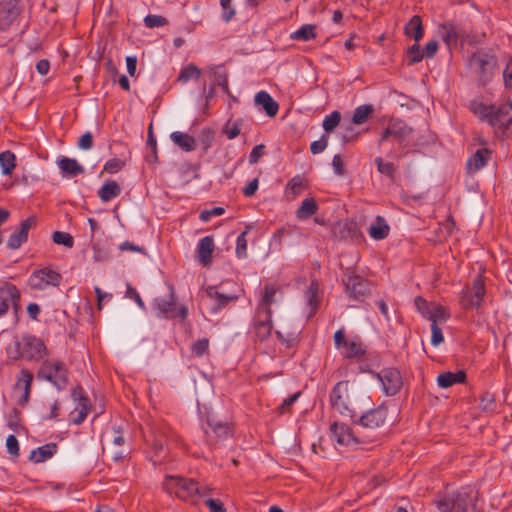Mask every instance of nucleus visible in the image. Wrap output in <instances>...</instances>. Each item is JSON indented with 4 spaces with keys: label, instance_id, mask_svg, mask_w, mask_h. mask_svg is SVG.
<instances>
[{
    "label": "nucleus",
    "instance_id": "nucleus-1",
    "mask_svg": "<svg viewBox=\"0 0 512 512\" xmlns=\"http://www.w3.org/2000/svg\"><path fill=\"white\" fill-rule=\"evenodd\" d=\"M433 503L439 512H476V493L470 488H461L449 495H438Z\"/></svg>",
    "mask_w": 512,
    "mask_h": 512
},
{
    "label": "nucleus",
    "instance_id": "nucleus-2",
    "mask_svg": "<svg viewBox=\"0 0 512 512\" xmlns=\"http://www.w3.org/2000/svg\"><path fill=\"white\" fill-rule=\"evenodd\" d=\"M163 487L168 493L175 494L184 501L194 502L197 496H205L199 483L193 479L169 475L165 477Z\"/></svg>",
    "mask_w": 512,
    "mask_h": 512
},
{
    "label": "nucleus",
    "instance_id": "nucleus-3",
    "mask_svg": "<svg viewBox=\"0 0 512 512\" xmlns=\"http://www.w3.org/2000/svg\"><path fill=\"white\" fill-rule=\"evenodd\" d=\"M330 405L334 410L345 417L354 418L356 416L355 410L350 402L348 381H339L336 383L330 393Z\"/></svg>",
    "mask_w": 512,
    "mask_h": 512
},
{
    "label": "nucleus",
    "instance_id": "nucleus-4",
    "mask_svg": "<svg viewBox=\"0 0 512 512\" xmlns=\"http://www.w3.org/2000/svg\"><path fill=\"white\" fill-rule=\"evenodd\" d=\"M37 376L51 382L58 390L64 389L68 384V371L63 363L56 360L45 361Z\"/></svg>",
    "mask_w": 512,
    "mask_h": 512
},
{
    "label": "nucleus",
    "instance_id": "nucleus-5",
    "mask_svg": "<svg viewBox=\"0 0 512 512\" xmlns=\"http://www.w3.org/2000/svg\"><path fill=\"white\" fill-rule=\"evenodd\" d=\"M417 311L432 324L438 325L445 322L449 318L446 308L435 303H428L422 297H416L414 300Z\"/></svg>",
    "mask_w": 512,
    "mask_h": 512
},
{
    "label": "nucleus",
    "instance_id": "nucleus-6",
    "mask_svg": "<svg viewBox=\"0 0 512 512\" xmlns=\"http://www.w3.org/2000/svg\"><path fill=\"white\" fill-rule=\"evenodd\" d=\"M152 307L156 315L161 318L180 317L185 319L188 314L184 306L176 309V302L172 294L167 297H156L153 300Z\"/></svg>",
    "mask_w": 512,
    "mask_h": 512
},
{
    "label": "nucleus",
    "instance_id": "nucleus-7",
    "mask_svg": "<svg viewBox=\"0 0 512 512\" xmlns=\"http://www.w3.org/2000/svg\"><path fill=\"white\" fill-rule=\"evenodd\" d=\"M61 275L49 268L35 270L29 277L28 284L32 289L45 290L50 286H58Z\"/></svg>",
    "mask_w": 512,
    "mask_h": 512
},
{
    "label": "nucleus",
    "instance_id": "nucleus-8",
    "mask_svg": "<svg viewBox=\"0 0 512 512\" xmlns=\"http://www.w3.org/2000/svg\"><path fill=\"white\" fill-rule=\"evenodd\" d=\"M387 416V407L380 405L360 416L355 424L363 429L374 431L385 424Z\"/></svg>",
    "mask_w": 512,
    "mask_h": 512
},
{
    "label": "nucleus",
    "instance_id": "nucleus-9",
    "mask_svg": "<svg viewBox=\"0 0 512 512\" xmlns=\"http://www.w3.org/2000/svg\"><path fill=\"white\" fill-rule=\"evenodd\" d=\"M485 295V285L480 277L473 281L472 288L461 291V303L466 308H479Z\"/></svg>",
    "mask_w": 512,
    "mask_h": 512
},
{
    "label": "nucleus",
    "instance_id": "nucleus-10",
    "mask_svg": "<svg viewBox=\"0 0 512 512\" xmlns=\"http://www.w3.org/2000/svg\"><path fill=\"white\" fill-rule=\"evenodd\" d=\"M382 383L383 390L387 396L396 395L402 387V377L398 369L385 368L377 373Z\"/></svg>",
    "mask_w": 512,
    "mask_h": 512
},
{
    "label": "nucleus",
    "instance_id": "nucleus-11",
    "mask_svg": "<svg viewBox=\"0 0 512 512\" xmlns=\"http://www.w3.org/2000/svg\"><path fill=\"white\" fill-rule=\"evenodd\" d=\"M21 7L18 0H6L0 3V30L9 29L18 19Z\"/></svg>",
    "mask_w": 512,
    "mask_h": 512
},
{
    "label": "nucleus",
    "instance_id": "nucleus-12",
    "mask_svg": "<svg viewBox=\"0 0 512 512\" xmlns=\"http://www.w3.org/2000/svg\"><path fill=\"white\" fill-rule=\"evenodd\" d=\"M335 348L346 352H365V347L360 337L345 334L344 329H339L334 334Z\"/></svg>",
    "mask_w": 512,
    "mask_h": 512
},
{
    "label": "nucleus",
    "instance_id": "nucleus-13",
    "mask_svg": "<svg viewBox=\"0 0 512 512\" xmlns=\"http://www.w3.org/2000/svg\"><path fill=\"white\" fill-rule=\"evenodd\" d=\"M332 438L341 445H358L362 441L346 424L334 422L330 427Z\"/></svg>",
    "mask_w": 512,
    "mask_h": 512
},
{
    "label": "nucleus",
    "instance_id": "nucleus-14",
    "mask_svg": "<svg viewBox=\"0 0 512 512\" xmlns=\"http://www.w3.org/2000/svg\"><path fill=\"white\" fill-rule=\"evenodd\" d=\"M345 291L349 297L359 300L368 292L367 282L359 275L349 272L346 274L344 280Z\"/></svg>",
    "mask_w": 512,
    "mask_h": 512
},
{
    "label": "nucleus",
    "instance_id": "nucleus-15",
    "mask_svg": "<svg viewBox=\"0 0 512 512\" xmlns=\"http://www.w3.org/2000/svg\"><path fill=\"white\" fill-rule=\"evenodd\" d=\"M32 381L33 374L27 369H22L17 375L13 389L14 393H20L18 398V404L20 406H24L29 400Z\"/></svg>",
    "mask_w": 512,
    "mask_h": 512
},
{
    "label": "nucleus",
    "instance_id": "nucleus-16",
    "mask_svg": "<svg viewBox=\"0 0 512 512\" xmlns=\"http://www.w3.org/2000/svg\"><path fill=\"white\" fill-rule=\"evenodd\" d=\"M0 316L4 315L9 305H12L15 311L19 310L20 292L16 286L6 284L0 288Z\"/></svg>",
    "mask_w": 512,
    "mask_h": 512
},
{
    "label": "nucleus",
    "instance_id": "nucleus-17",
    "mask_svg": "<svg viewBox=\"0 0 512 512\" xmlns=\"http://www.w3.org/2000/svg\"><path fill=\"white\" fill-rule=\"evenodd\" d=\"M472 65L481 73L483 80L486 81L493 74L496 67V60L491 55L476 54L473 57Z\"/></svg>",
    "mask_w": 512,
    "mask_h": 512
},
{
    "label": "nucleus",
    "instance_id": "nucleus-18",
    "mask_svg": "<svg viewBox=\"0 0 512 512\" xmlns=\"http://www.w3.org/2000/svg\"><path fill=\"white\" fill-rule=\"evenodd\" d=\"M56 164L63 178L74 177L84 172L83 166L74 158L61 156L56 160Z\"/></svg>",
    "mask_w": 512,
    "mask_h": 512
},
{
    "label": "nucleus",
    "instance_id": "nucleus-19",
    "mask_svg": "<svg viewBox=\"0 0 512 512\" xmlns=\"http://www.w3.org/2000/svg\"><path fill=\"white\" fill-rule=\"evenodd\" d=\"M410 131V128L403 121L393 120L382 133L380 142L387 140L390 136L394 137L398 141H402Z\"/></svg>",
    "mask_w": 512,
    "mask_h": 512
},
{
    "label": "nucleus",
    "instance_id": "nucleus-20",
    "mask_svg": "<svg viewBox=\"0 0 512 512\" xmlns=\"http://www.w3.org/2000/svg\"><path fill=\"white\" fill-rule=\"evenodd\" d=\"M33 220L28 218L20 223V226L9 237L7 245L11 249H18L28 238V231Z\"/></svg>",
    "mask_w": 512,
    "mask_h": 512
},
{
    "label": "nucleus",
    "instance_id": "nucleus-21",
    "mask_svg": "<svg viewBox=\"0 0 512 512\" xmlns=\"http://www.w3.org/2000/svg\"><path fill=\"white\" fill-rule=\"evenodd\" d=\"M214 251L213 237L205 236L201 238L197 244L196 252L199 262L208 266L211 263L212 253Z\"/></svg>",
    "mask_w": 512,
    "mask_h": 512
},
{
    "label": "nucleus",
    "instance_id": "nucleus-22",
    "mask_svg": "<svg viewBox=\"0 0 512 512\" xmlns=\"http://www.w3.org/2000/svg\"><path fill=\"white\" fill-rule=\"evenodd\" d=\"M254 102L256 105L261 106L265 111L266 115L269 117H274L279 110L278 103L271 97V95L262 90L256 93L254 97Z\"/></svg>",
    "mask_w": 512,
    "mask_h": 512
},
{
    "label": "nucleus",
    "instance_id": "nucleus-23",
    "mask_svg": "<svg viewBox=\"0 0 512 512\" xmlns=\"http://www.w3.org/2000/svg\"><path fill=\"white\" fill-rule=\"evenodd\" d=\"M281 292L274 286H266L264 294L260 300L259 307L265 310L266 314H271L270 307L272 304L281 300Z\"/></svg>",
    "mask_w": 512,
    "mask_h": 512
},
{
    "label": "nucleus",
    "instance_id": "nucleus-24",
    "mask_svg": "<svg viewBox=\"0 0 512 512\" xmlns=\"http://www.w3.org/2000/svg\"><path fill=\"white\" fill-rule=\"evenodd\" d=\"M57 452L56 443H47L31 451L29 459L35 463H42L50 459Z\"/></svg>",
    "mask_w": 512,
    "mask_h": 512
},
{
    "label": "nucleus",
    "instance_id": "nucleus-25",
    "mask_svg": "<svg viewBox=\"0 0 512 512\" xmlns=\"http://www.w3.org/2000/svg\"><path fill=\"white\" fill-rule=\"evenodd\" d=\"M206 423L219 440H225L233 435V427L228 422L207 418Z\"/></svg>",
    "mask_w": 512,
    "mask_h": 512
},
{
    "label": "nucleus",
    "instance_id": "nucleus-26",
    "mask_svg": "<svg viewBox=\"0 0 512 512\" xmlns=\"http://www.w3.org/2000/svg\"><path fill=\"white\" fill-rule=\"evenodd\" d=\"M466 380V373L463 370L458 372H443L437 377V384L441 388H449L456 383H464Z\"/></svg>",
    "mask_w": 512,
    "mask_h": 512
},
{
    "label": "nucleus",
    "instance_id": "nucleus-27",
    "mask_svg": "<svg viewBox=\"0 0 512 512\" xmlns=\"http://www.w3.org/2000/svg\"><path fill=\"white\" fill-rule=\"evenodd\" d=\"M390 227L386 220L377 216L375 221L370 225L368 229L369 236L374 240H382L389 234Z\"/></svg>",
    "mask_w": 512,
    "mask_h": 512
},
{
    "label": "nucleus",
    "instance_id": "nucleus-28",
    "mask_svg": "<svg viewBox=\"0 0 512 512\" xmlns=\"http://www.w3.org/2000/svg\"><path fill=\"white\" fill-rule=\"evenodd\" d=\"M121 193L120 185L114 180L105 181L98 190V196L103 202H109Z\"/></svg>",
    "mask_w": 512,
    "mask_h": 512
},
{
    "label": "nucleus",
    "instance_id": "nucleus-29",
    "mask_svg": "<svg viewBox=\"0 0 512 512\" xmlns=\"http://www.w3.org/2000/svg\"><path fill=\"white\" fill-rule=\"evenodd\" d=\"M170 139L175 145L186 152L192 151L196 147L195 139L185 132L174 131L170 134Z\"/></svg>",
    "mask_w": 512,
    "mask_h": 512
},
{
    "label": "nucleus",
    "instance_id": "nucleus-30",
    "mask_svg": "<svg viewBox=\"0 0 512 512\" xmlns=\"http://www.w3.org/2000/svg\"><path fill=\"white\" fill-rule=\"evenodd\" d=\"M18 346L23 352H43L46 349L41 339L30 335H24Z\"/></svg>",
    "mask_w": 512,
    "mask_h": 512
},
{
    "label": "nucleus",
    "instance_id": "nucleus-31",
    "mask_svg": "<svg viewBox=\"0 0 512 512\" xmlns=\"http://www.w3.org/2000/svg\"><path fill=\"white\" fill-rule=\"evenodd\" d=\"M438 33L447 44L448 47L457 44L459 31L456 26L451 23H445L439 26Z\"/></svg>",
    "mask_w": 512,
    "mask_h": 512
},
{
    "label": "nucleus",
    "instance_id": "nucleus-32",
    "mask_svg": "<svg viewBox=\"0 0 512 512\" xmlns=\"http://www.w3.org/2000/svg\"><path fill=\"white\" fill-rule=\"evenodd\" d=\"M271 320L270 315L266 314L264 319H258L255 321L253 327L254 336L259 340H264L271 333Z\"/></svg>",
    "mask_w": 512,
    "mask_h": 512
},
{
    "label": "nucleus",
    "instance_id": "nucleus-33",
    "mask_svg": "<svg viewBox=\"0 0 512 512\" xmlns=\"http://www.w3.org/2000/svg\"><path fill=\"white\" fill-rule=\"evenodd\" d=\"M423 33L421 18L417 15L413 16L405 26V34L414 38L417 43L423 37Z\"/></svg>",
    "mask_w": 512,
    "mask_h": 512
},
{
    "label": "nucleus",
    "instance_id": "nucleus-34",
    "mask_svg": "<svg viewBox=\"0 0 512 512\" xmlns=\"http://www.w3.org/2000/svg\"><path fill=\"white\" fill-rule=\"evenodd\" d=\"M318 206L313 198H305L296 211L299 220H306L317 212Z\"/></svg>",
    "mask_w": 512,
    "mask_h": 512
},
{
    "label": "nucleus",
    "instance_id": "nucleus-35",
    "mask_svg": "<svg viewBox=\"0 0 512 512\" xmlns=\"http://www.w3.org/2000/svg\"><path fill=\"white\" fill-rule=\"evenodd\" d=\"M315 25L304 24L290 34V38L296 41H308L316 37Z\"/></svg>",
    "mask_w": 512,
    "mask_h": 512
},
{
    "label": "nucleus",
    "instance_id": "nucleus-36",
    "mask_svg": "<svg viewBox=\"0 0 512 512\" xmlns=\"http://www.w3.org/2000/svg\"><path fill=\"white\" fill-rule=\"evenodd\" d=\"M489 156V152L486 149H479L475 154L468 160L467 166L470 171H478L483 168Z\"/></svg>",
    "mask_w": 512,
    "mask_h": 512
},
{
    "label": "nucleus",
    "instance_id": "nucleus-37",
    "mask_svg": "<svg viewBox=\"0 0 512 512\" xmlns=\"http://www.w3.org/2000/svg\"><path fill=\"white\" fill-rule=\"evenodd\" d=\"M0 166L3 175H10L16 166L15 155L10 151L0 153Z\"/></svg>",
    "mask_w": 512,
    "mask_h": 512
},
{
    "label": "nucleus",
    "instance_id": "nucleus-38",
    "mask_svg": "<svg viewBox=\"0 0 512 512\" xmlns=\"http://www.w3.org/2000/svg\"><path fill=\"white\" fill-rule=\"evenodd\" d=\"M473 111L480 118L488 121L491 125H494L496 117L493 114L492 106H486L482 103H473Z\"/></svg>",
    "mask_w": 512,
    "mask_h": 512
},
{
    "label": "nucleus",
    "instance_id": "nucleus-39",
    "mask_svg": "<svg viewBox=\"0 0 512 512\" xmlns=\"http://www.w3.org/2000/svg\"><path fill=\"white\" fill-rule=\"evenodd\" d=\"M277 336L284 345L285 349L294 348L298 342V332H286L282 328L277 330Z\"/></svg>",
    "mask_w": 512,
    "mask_h": 512
},
{
    "label": "nucleus",
    "instance_id": "nucleus-40",
    "mask_svg": "<svg viewBox=\"0 0 512 512\" xmlns=\"http://www.w3.org/2000/svg\"><path fill=\"white\" fill-rule=\"evenodd\" d=\"M208 294L212 299H214L217 302L218 308H221L228 304L229 302L234 301L238 298V296L235 294L221 293L215 290L214 288H210Z\"/></svg>",
    "mask_w": 512,
    "mask_h": 512
},
{
    "label": "nucleus",
    "instance_id": "nucleus-41",
    "mask_svg": "<svg viewBox=\"0 0 512 512\" xmlns=\"http://www.w3.org/2000/svg\"><path fill=\"white\" fill-rule=\"evenodd\" d=\"M318 290V285L314 282H312L309 286V289L307 290L305 294L307 306L309 308L308 317H310L317 308V301H316V294Z\"/></svg>",
    "mask_w": 512,
    "mask_h": 512
},
{
    "label": "nucleus",
    "instance_id": "nucleus-42",
    "mask_svg": "<svg viewBox=\"0 0 512 512\" xmlns=\"http://www.w3.org/2000/svg\"><path fill=\"white\" fill-rule=\"evenodd\" d=\"M341 115L338 111H332L330 114L326 115L323 119V129L325 132H331L334 128H336L340 122Z\"/></svg>",
    "mask_w": 512,
    "mask_h": 512
},
{
    "label": "nucleus",
    "instance_id": "nucleus-43",
    "mask_svg": "<svg viewBox=\"0 0 512 512\" xmlns=\"http://www.w3.org/2000/svg\"><path fill=\"white\" fill-rule=\"evenodd\" d=\"M200 75L201 71L198 67L189 65L181 70L178 79L183 83H186L191 79H198Z\"/></svg>",
    "mask_w": 512,
    "mask_h": 512
},
{
    "label": "nucleus",
    "instance_id": "nucleus-44",
    "mask_svg": "<svg viewBox=\"0 0 512 512\" xmlns=\"http://www.w3.org/2000/svg\"><path fill=\"white\" fill-rule=\"evenodd\" d=\"M372 109L368 105H361L357 107L354 110L353 116H352V122L355 124H362L364 123L371 113Z\"/></svg>",
    "mask_w": 512,
    "mask_h": 512
},
{
    "label": "nucleus",
    "instance_id": "nucleus-45",
    "mask_svg": "<svg viewBox=\"0 0 512 512\" xmlns=\"http://www.w3.org/2000/svg\"><path fill=\"white\" fill-rule=\"evenodd\" d=\"M52 239L54 243L58 245H63L65 247L71 248L73 246V237L67 233L62 231H56L53 233Z\"/></svg>",
    "mask_w": 512,
    "mask_h": 512
},
{
    "label": "nucleus",
    "instance_id": "nucleus-46",
    "mask_svg": "<svg viewBox=\"0 0 512 512\" xmlns=\"http://www.w3.org/2000/svg\"><path fill=\"white\" fill-rule=\"evenodd\" d=\"M480 407L485 412H492L496 408L495 397L490 392H485L480 398Z\"/></svg>",
    "mask_w": 512,
    "mask_h": 512
},
{
    "label": "nucleus",
    "instance_id": "nucleus-47",
    "mask_svg": "<svg viewBox=\"0 0 512 512\" xmlns=\"http://www.w3.org/2000/svg\"><path fill=\"white\" fill-rule=\"evenodd\" d=\"M125 297L133 300L141 310H143V311L146 310L145 303L142 300V298L140 297L138 291L134 287H132L129 283L126 284Z\"/></svg>",
    "mask_w": 512,
    "mask_h": 512
},
{
    "label": "nucleus",
    "instance_id": "nucleus-48",
    "mask_svg": "<svg viewBox=\"0 0 512 512\" xmlns=\"http://www.w3.org/2000/svg\"><path fill=\"white\" fill-rule=\"evenodd\" d=\"M247 231L242 232L236 239L235 252L238 258H245L247 255Z\"/></svg>",
    "mask_w": 512,
    "mask_h": 512
},
{
    "label": "nucleus",
    "instance_id": "nucleus-49",
    "mask_svg": "<svg viewBox=\"0 0 512 512\" xmlns=\"http://www.w3.org/2000/svg\"><path fill=\"white\" fill-rule=\"evenodd\" d=\"M220 5L222 8V19L225 22H229L235 16V9L232 5V0H220Z\"/></svg>",
    "mask_w": 512,
    "mask_h": 512
},
{
    "label": "nucleus",
    "instance_id": "nucleus-50",
    "mask_svg": "<svg viewBox=\"0 0 512 512\" xmlns=\"http://www.w3.org/2000/svg\"><path fill=\"white\" fill-rule=\"evenodd\" d=\"M375 163L377 165V169L378 171L383 174V175H386V176H389L391 177L395 171V166L393 163L391 162H384L382 160V158L380 157H377L375 159Z\"/></svg>",
    "mask_w": 512,
    "mask_h": 512
},
{
    "label": "nucleus",
    "instance_id": "nucleus-51",
    "mask_svg": "<svg viewBox=\"0 0 512 512\" xmlns=\"http://www.w3.org/2000/svg\"><path fill=\"white\" fill-rule=\"evenodd\" d=\"M301 392H296L288 398L284 399L283 402L278 406L277 412L279 414H284L290 410V407L297 401L300 397Z\"/></svg>",
    "mask_w": 512,
    "mask_h": 512
},
{
    "label": "nucleus",
    "instance_id": "nucleus-52",
    "mask_svg": "<svg viewBox=\"0 0 512 512\" xmlns=\"http://www.w3.org/2000/svg\"><path fill=\"white\" fill-rule=\"evenodd\" d=\"M124 166V162L118 158H112L104 164V170L114 174L120 171Z\"/></svg>",
    "mask_w": 512,
    "mask_h": 512
},
{
    "label": "nucleus",
    "instance_id": "nucleus-53",
    "mask_svg": "<svg viewBox=\"0 0 512 512\" xmlns=\"http://www.w3.org/2000/svg\"><path fill=\"white\" fill-rule=\"evenodd\" d=\"M328 145V136L323 135L319 140L313 141L310 145L312 154H319L323 152Z\"/></svg>",
    "mask_w": 512,
    "mask_h": 512
},
{
    "label": "nucleus",
    "instance_id": "nucleus-54",
    "mask_svg": "<svg viewBox=\"0 0 512 512\" xmlns=\"http://www.w3.org/2000/svg\"><path fill=\"white\" fill-rule=\"evenodd\" d=\"M225 212L223 207H214L212 209L203 210L199 218L203 222H208L213 216H220Z\"/></svg>",
    "mask_w": 512,
    "mask_h": 512
},
{
    "label": "nucleus",
    "instance_id": "nucleus-55",
    "mask_svg": "<svg viewBox=\"0 0 512 512\" xmlns=\"http://www.w3.org/2000/svg\"><path fill=\"white\" fill-rule=\"evenodd\" d=\"M6 447L7 451L12 456H18L19 455V443L17 438L14 435H9L6 439Z\"/></svg>",
    "mask_w": 512,
    "mask_h": 512
},
{
    "label": "nucleus",
    "instance_id": "nucleus-56",
    "mask_svg": "<svg viewBox=\"0 0 512 512\" xmlns=\"http://www.w3.org/2000/svg\"><path fill=\"white\" fill-rule=\"evenodd\" d=\"M408 57L410 62H420L424 57V51H421L417 44L413 45L408 51Z\"/></svg>",
    "mask_w": 512,
    "mask_h": 512
},
{
    "label": "nucleus",
    "instance_id": "nucleus-57",
    "mask_svg": "<svg viewBox=\"0 0 512 512\" xmlns=\"http://www.w3.org/2000/svg\"><path fill=\"white\" fill-rule=\"evenodd\" d=\"M224 133L228 139H234L240 134V125L237 122L227 123L224 127Z\"/></svg>",
    "mask_w": 512,
    "mask_h": 512
},
{
    "label": "nucleus",
    "instance_id": "nucleus-58",
    "mask_svg": "<svg viewBox=\"0 0 512 512\" xmlns=\"http://www.w3.org/2000/svg\"><path fill=\"white\" fill-rule=\"evenodd\" d=\"M210 512H226L223 503L218 499L209 498L205 501Z\"/></svg>",
    "mask_w": 512,
    "mask_h": 512
},
{
    "label": "nucleus",
    "instance_id": "nucleus-59",
    "mask_svg": "<svg viewBox=\"0 0 512 512\" xmlns=\"http://www.w3.org/2000/svg\"><path fill=\"white\" fill-rule=\"evenodd\" d=\"M93 145V137L90 132L83 134L78 141V147L82 150H89Z\"/></svg>",
    "mask_w": 512,
    "mask_h": 512
},
{
    "label": "nucleus",
    "instance_id": "nucleus-60",
    "mask_svg": "<svg viewBox=\"0 0 512 512\" xmlns=\"http://www.w3.org/2000/svg\"><path fill=\"white\" fill-rule=\"evenodd\" d=\"M431 343L433 346H438L443 341V334L438 325L431 324Z\"/></svg>",
    "mask_w": 512,
    "mask_h": 512
},
{
    "label": "nucleus",
    "instance_id": "nucleus-61",
    "mask_svg": "<svg viewBox=\"0 0 512 512\" xmlns=\"http://www.w3.org/2000/svg\"><path fill=\"white\" fill-rule=\"evenodd\" d=\"M72 398L78 402V405L86 404L89 405V399L83 395V389L80 386H76L72 390Z\"/></svg>",
    "mask_w": 512,
    "mask_h": 512
},
{
    "label": "nucleus",
    "instance_id": "nucleus-62",
    "mask_svg": "<svg viewBox=\"0 0 512 512\" xmlns=\"http://www.w3.org/2000/svg\"><path fill=\"white\" fill-rule=\"evenodd\" d=\"M145 25L149 28L159 27L164 24V20L161 16L158 15H147L144 18Z\"/></svg>",
    "mask_w": 512,
    "mask_h": 512
},
{
    "label": "nucleus",
    "instance_id": "nucleus-63",
    "mask_svg": "<svg viewBox=\"0 0 512 512\" xmlns=\"http://www.w3.org/2000/svg\"><path fill=\"white\" fill-rule=\"evenodd\" d=\"M503 80L506 88L512 87V59L509 60L503 71Z\"/></svg>",
    "mask_w": 512,
    "mask_h": 512
},
{
    "label": "nucleus",
    "instance_id": "nucleus-64",
    "mask_svg": "<svg viewBox=\"0 0 512 512\" xmlns=\"http://www.w3.org/2000/svg\"><path fill=\"white\" fill-rule=\"evenodd\" d=\"M193 352H205L209 348V340L206 337L198 339L192 344Z\"/></svg>",
    "mask_w": 512,
    "mask_h": 512
}]
</instances>
